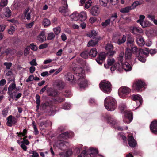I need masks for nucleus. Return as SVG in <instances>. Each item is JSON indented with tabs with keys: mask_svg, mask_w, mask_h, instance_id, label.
<instances>
[{
	"mask_svg": "<svg viewBox=\"0 0 157 157\" xmlns=\"http://www.w3.org/2000/svg\"><path fill=\"white\" fill-rule=\"evenodd\" d=\"M76 74L78 76V84L80 88H84L87 86V81L84 77V71L81 67L75 70Z\"/></svg>",
	"mask_w": 157,
	"mask_h": 157,
	"instance_id": "nucleus-1",
	"label": "nucleus"
},
{
	"mask_svg": "<svg viewBox=\"0 0 157 157\" xmlns=\"http://www.w3.org/2000/svg\"><path fill=\"white\" fill-rule=\"evenodd\" d=\"M104 105L108 110L110 111L114 110L117 106L116 100L110 96L107 97L105 99Z\"/></svg>",
	"mask_w": 157,
	"mask_h": 157,
	"instance_id": "nucleus-2",
	"label": "nucleus"
},
{
	"mask_svg": "<svg viewBox=\"0 0 157 157\" xmlns=\"http://www.w3.org/2000/svg\"><path fill=\"white\" fill-rule=\"evenodd\" d=\"M100 89L105 93L110 92L111 90L110 83L107 81H103L99 85Z\"/></svg>",
	"mask_w": 157,
	"mask_h": 157,
	"instance_id": "nucleus-3",
	"label": "nucleus"
},
{
	"mask_svg": "<svg viewBox=\"0 0 157 157\" xmlns=\"http://www.w3.org/2000/svg\"><path fill=\"white\" fill-rule=\"evenodd\" d=\"M119 94L120 97L123 98H126L131 91V90L128 87L123 86L119 89Z\"/></svg>",
	"mask_w": 157,
	"mask_h": 157,
	"instance_id": "nucleus-4",
	"label": "nucleus"
},
{
	"mask_svg": "<svg viewBox=\"0 0 157 157\" xmlns=\"http://www.w3.org/2000/svg\"><path fill=\"white\" fill-rule=\"evenodd\" d=\"M145 83L141 80H139L136 82L133 86L136 90L138 91H141L145 89Z\"/></svg>",
	"mask_w": 157,
	"mask_h": 157,
	"instance_id": "nucleus-5",
	"label": "nucleus"
},
{
	"mask_svg": "<svg viewBox=\"0 0 157 157\" xmlns=\"http://www.w3.org/2000/svg\"><path fill=\"white\" fill-rule=\"evenodd\" d=\"M126 40V36L124 35H123L122 36H115L113 38L114 42L119 45L124 43Z\"/></svg>",
	"mask_w": 157,
	"mask_h": 157,
	"instance_id": "nucleus-6",
	"label": "nucleus"
},
{
	"mask_svg": "<svg viewBox=\"0 0 157 157\" xmlns=\"http://www.w3.org/2000/svg\"><path fill=\"white\" fill-rule=\"evenodd\" d=\"M125 117L124 118V121L126 123H129L132 121V113L129 112L124 111Z\"/></svg>",
	"mask_w": 157,
	"mask_h": 157,
	"instance_id": "nucleus-7",
	"label": "nucleus"
},
{
	"mask_svg": "<svg viewBox=\"0 0 157 157\" xmlns=\"http://www.w3.org/2000/svg\"><path fill=\"white\" fill-rule=\"evenodd\" d=\"M7 125L8 126L11 127L13 124H15L17 122V118L12 115L9 116L7 118Z\"/></svg>",
	"mask_w": 157,
	"mask_h": 157,
	"instance_id": "nucleus-8",
	"label": "nucleus"
},
{
	"mask_svg": "<svg viewBox=\"0 0 157 157\" xmlns=\"http://www.w3.org/2000/svg\"><path fill=\"white\" fill-rule=\"evenodd\" d=\"M111 71H114L116 70L119 72H121L123 71L122 63H117L113 66L111 68Z\"/></svg>",
	"mask_w": 157,
	"mask_h": 157,
	"instance_id": "nucleus-9",
	"label": "nucleus"
},
{
	"mask_svg": "<svg viewBox=\"0 0 157 157\" xmlns=\"http://www.w3.org/2000/svg\"><path fill=\"white\" fill-rule=\"evenodd\" d=\"M133 99L136 101L137 105L140 106L141 105L143 100L140 95L138 94H136L132 95Z\"/></svg>",
	"mask_w": 157,
	"mask_h": 157,
	"instance_id": "nucleus-10",
	"label": "nucleus"
},
{
	"mask_svg": "<svg viewBox=\"0 0 157 157\" xmlns=\"http://www.w3.org/2000/svg\"><path fill=\"white\" fill-rule=\"evenodd\" d=\"M66 7L62 6L60 7L59 9V11L64 16H67L69 15V13L68 10L67 9V5H65Z\"/></svg>",
	"mask_w": 157,
	"mask_h": 157,
	"instance_id": "nucleus-11",
	"label": "nucleus"
},
{
	"mask_svg": "<svg viewBox=\"0 0 157 157\" xmlns=\"http://www.w3.org/2000/svg\"><path fill=\"white\" fill-rule=\"evenodd\" d=\"M131 48L132 52L135 53L136 57H139L140 55V53L143 52V50L138 49L136 46H131Z\"/></svg>",
	"mask_w": 157,
	"mask_h": 157,
	"instance_id": "nucleus-12",
	"label": "nucleus"
},
{
	"mask_svg": "<svg viewBox=\"0 0 157 157\" xmlns=\"http://www.w3.org/2000/svg\"><path fill=\"white\" fill-rule=\"evenodd\" d=\"M150 128L152 133L157 134V121H154L152 122Z\"/></svg>",
	"mask_w": 157,
	"mask_h": 157,
	"instance_id": "nucleus-13",
	"label": "nucleus"
},
{
	"mask_svg": "<svg viewBox=\"0 0 157 157\" xmlns=\"http://www.w3.org/2000/svg\"><path fill=\"white\" fill-rule=\"evenodd\" d=\"M100 10L98 6H95L91 9L90 10L91 14L93 16H97L99 14Z\"/></svg>",
	"mask_w": 157,
	"mask_h": 157,
	"instance_id": "nucleus-14",
	"label": "nucleus"
},
{
	"mask_svg": "<svg viewBox=\"0 0 157 157\" xmlns=\"http://www.w3.org/2000/svg\"><path fill=\"white\" fill-rule=\"evenodd\" d=\"M15 89L16 91H19L20 90L19 87H16V84L15 81L13 80V82L10 84L8 88V92L12 94V92Z\"/></svg>",
	"mask_w": 157,
	"mask_h": 157,
	"instance_id": "nucleus-15",
	"label": "nucleus"
},
{
	"mask_svg": "<svg viewBox=\"0 0 157 157\" xmlns=\"http://www.w3.org/2000/svg\"><path fill=\"white\" fill-rule=\"evenodd\" d=\"M37 40L41 43L43 42L46 40L45 33L44 31H41L37 36Z\"/></svg>",
	"mask_w": 157,
	"mask_h": 157,
	"instance_id": "nucleus-16",
	"label": "nucleus"
},
{
	"mask_svg": "<svg viewBox=\"0 0 157 157\" xmlns=\"http://www.w3.org/2000/svg\"><path fill=\"white\" fill-rule=\"evenodd\" d=\"M105 56L104 52L101 53L99 54V57L96 59V61L98 64H101L102 63L103 61L105 59Z\"/></svg>",
	"mask_w": 157,
	"mask_h": 157,
	"instance_id": "nucleus-17",
	"label": "nucleus"
},
{
	"mask_svg": "<svg viewBox=\"0 0 157 157\" xmlns=\"http://www.w3.org/2000/svg\"><path fill=\"white\" fill-rule=\"evenodd\" d=\"M66 80L72 83H75L76 80L74 78L73 75L71 73H67L66 75Z\"/></svg>",
	"mask_w": 157,
	"mask_h": 157,
	"instance_id": "nucleus-18",
	"label": "nucleus"
},
{
	"mask_svg": "<svg viewBox=\"0 0 157 157\" xmlns=\"http://www.w3.org/2000/svg\"><path fill=\"white\" fill-rule=\"evenodd\" d=\"M106 118L107 120L108 123L114 126L117 124L116 121L109 115H107Z\"/></svg>",
	"mask_w": 157,
	"mask_h": 157,
	"instance_id": "nucleus-19",
	"label": "nucleus"
},
{
	"mask_svg": "<svg viewBox=\"0 0 157 157\" xmlns=\"http://www.w3.org/2000/svg\"><path fill=\"white\" fill-rule=\"evenodd\" d=\"M31 10L29 7L27 8L25 10L24 12V14L25 18L27 20H29L30 19L31 13Z\"/></svg>",
	"mask_w": 157,
	"mask_h": 157,
	"instance_id": "nucleus-20",
	"label": "nucleus"
},
{
	"mask_svg": "<svg viewBox=\"0 0 157 157\" xmlns=\"http://www.w3.org/2000/svg\"><path fill=\"white\" fill-rule=\"evenodd\" d=\"M136 41L137 44L140 46H144L145 43L143 38L141 36H138L136 37Z\"/></svg>",
	"mask_w": 157,
	"mask_h": 157,
	"instance_id": "nucleus-21",
	"label": "nucleus"
},
{
	"mask_svg": "<svg viewBox=\"0 0 157 157\" xmlns=\"http://www.w3.org/2000/svg\"><path fill=\"white\" fill-rule=\"evenodd\" d=\"M100 37L99 38H97L90 40L88 43L87 46L88 47H93L95 46L97 44L98 40L100 39Z\"/></svg>",
	"mask_w": 157,
	"mask_h": 157,
	"instance_id": "nucleus-22",
	"label": "nucleus"
},
{
	"mask_svg": "<svg viewBox=\"0 0 157 157\" xmlns=\"http://www.w3.org/2000/svg\"><path fill=\"white\" fill-rule=\"evenodd\" d=\"M132 30V32L134 34L137 35H139L140 33H143V30L142 29L138 27H133Z\"/></svg>",
	"mask_w": 157,
	"mask_h": 157,
	"instance_id": "nucleus-23",
	"label": "nucleus"
},
{
	"mask_svg": "<svg viewBox=\"0 0 157 157\" xmlns=\"http://www.w3.org/2000/svg\"><path fill=\"white\" fill-rule=\"evenodd\" d=\"M120 52L119 54V57H118V59L119 62L122 63L124 59V48H121Z\"/></svg>",
	"mask_w": 157,
	"mask_h": 157,
	"instance_id": "nucleus-24",
	"label": "nucleus"
},
{
	"mask_svg": "<svg viewBox=\"0 0 157 157\" xmlns=\"http://www.w3.org/2000/svg\"><path fill=\"white\" fill-rule=\"evenodd\" d=\"M132 54L131 50L130 48H126V50L125 54V57L126 59H130L132 57Z\"/></svg>",
	"mask_w": 157,
	"mask_h": 157,
	"instance_id": "nucleus-25",
	"label": "nucleus"
},
{
	"mask_svg": "<svg viewBox=\"0 0 157 157\" xmlns=\"http://www.w3.org/2000/svg\"><path fill=\"white\" fill-rule=\"evenodd\" d=\"M123 70H124L126 71H130L132 67L129 64L125 62L124 64H122Z\"/></svg>",
	"mask_w": 157,
	"mask_h": 157,
	"instance_id": "nucleus-26",
	"label": "nucleus"
},
{
	"mask_svg": "<svg viewBox=\"0 0 157 157\" xmlns=\"http://www.w3.org/2000/svg\"><path fill=\"white\" fill-rule=\"evenodd\" d=\"M79 13H74L70 16L71 19L73 21H75L79 19Z\"/></svg>",
	"mask_w": 157,
	"mask_h": 157,
	"instance_id": "nucleus-27",
	"label": "nucleus"
},
{
	"mask_svg": "<svg viewBox=\"0 0 157 157\" xmlns=\"http://www.w3.org/2000/svg\"><path fill=\"white\" fill-rule=\"evenodd\" d=\"M89 52V56L93 57H96L98 53L97 49L94 48H92Z\"/></svg>",
	"mask_w": 157,
	"mask_h": 157,
	"instance_id": "nucleus-28",
	"label": "nucleus"
},
{
	"mask_svg": "<svg viewBox=\"0 0 157 157\" xmlns=\"http://www.w3.org/2000/svg\"><path fill=\"white\" fill-rule=\"evenodd\" d=\"M79 18L81 21H84L87 18L86 13L85 12H82L80 13H79Z\"/></svg>",
	"mask_w": 157,
	"mask_h": 157,
	"instance_id": "nucleus-29",
	"label": "nucleus"
},
{
	"mask_svg": "<svg viewBox=\"0 0 157 157\" xmlns=\"http://www.w3.org/2000/svg\"><path fill=\"white\" fill-rule=\"evenodd\" d=\"M134 41L133 38L130 37H128L127 40V43L128 47H131L134 45Z\"/></svg>",
	"mask_w": 157,
	"mask_h": 157,
	"instance_id": "nucleus-30",
	"label": "nucleus"
},
{
	"mask_svg": "<svg viewBox=\"0 0 157 157\" xmlns=\"http://www.w3.org/2000/svg\"><path fill=\"white\" fill-rule=\"evenodd\" d=\"M4 14L7 17H9L11 15V11L8 8H6L4 9Z\"/></svg>",
	"mask_w": 157,
	"mask_h": 157,
	"instance_id": "nucleus-31",
	"label": "nucleus"
},
{
	"mask_svg": "<svg viewBox=\"0 0 157 157\" xmlns=\"http://www.w3.org/2000/svg\"><path fill=\"white\" fill-rule=\"evenodd\" d=\"M132 9L130 6H127L124 8L121 9L120 11L123 13H127L128 12Z\"/></svg>",
	"mask_w": 157,
	"mask_h": 157,
	"instance_id": "nucleus-32",
	"label": "nucleus"
},
{
	"mask_svg": "<svg viewBox=\"0 0 157 157\" xmlns=\"http://www.w3.org/2000/svg\"><path fill=\"white\" fill-rule=\"evenodd\" d=\"M97 35V33L94 30L92 31L90 33H87V36L90 38H92L95 37Z\"/></svg>",
	"mask_w": 157,
	"mask_h": 157,
	"instance_id": "nucleus-33",
	"label": "nucleus"
},
{
	"mask_svg": "<svg viewBox=\"0 0 157 157\" xmlns=\"http://www.w3.org/2000/svg\"><path fill=\"white\" fill-rule=\"evenodd\" d=\"M43 23L44 27H48L51 24V22L49 19L47 18H45L43 20Z\"/></svg>",
	"mask_w": 157,
	"mask_h": 157,
	"instance_id": "nucleus-34",
	"label": "nucleus"
},
{
	"mask_svg": "<svg viewBox=\"0 0 157 157\" xmlns=\"http://www.w3.org/2000/svg\"><path fill=\"white\" fill-rule=\"evenodd\" d=\"M110 21V19H106L105 21L101 23V25L103 27H105L109 25Z\"/></svg>",
	"mask_w": 157,
	"mask_h": 157,
	"instance_id": "nucleus-35",
	"label": "nucleus"
},
{
	"mask_svg": "<svg viewBox=\"0 0 157 157\" xmlns=\"http://www.w3.org/2000/svg\"><path fill=\"white\" fill-rule=\"evenodd\" d=\"M143 28H145L149 26L150 25L149 22L147 21H143L140 24Z\"/></svg>",
	"mask_w": 157,
	"mask_h": 157,
	"instance_id": "nucleus-36",
	"label": "nucleus"
},
{
	"mask_svg": "<svg viewBox=\"0 0 157 157\" xmlns=\"http://www.w3.org/2000/svg\"><path fill=\"white\" fill-rule=\"evenodd\" d=\"M59 136L60 138L62 139H64L69 137V134L68 132H65L61 134Z\"/></svg>",
	"mask_w": 157,
	"mask_h": 157,
	"instance_id": "nucleus-37",
	"label": "nucleus"
},
{
	"mask_svg": "<svg viewBox=\"0 0 157 157\" xmlns=\"http://www.w3.org/2000/svg\"><path fill=\"white\" fill-rule=\"evenodd\" d=\"M89 55V52L87 51H84L81 54V56L82 57L86 59Z\"/></svg>",
	"mask_w": 157,
	"mask_h": 157,
	"instance_id": "nucleus-38",
	"label": "nucleus"
},
{
	"mask_svg": "<svg viewBox=\"0 0 157 157\" xmlns=\"http://www.w3.org/2000/svg\"><path fill=\"white\" fill-rule=\"evenodd\" d=\"M115 62V60L113 58H109L107 59V63L109 66L112 65Z\"/></svg>",
	"mask_w": 157,
	"mask_h": 157,
	"instance_id": "nucleus-39",
	"label": "nucleus"
},
{
	"mask_svg": "<svg viewBox=\"0 0 157 157\" xmlns=\"http://www.w3.org/2000/svg\"><path fill=\"white\" fill-rule=\"evenodd\" d=\"M9 109V107H6L2 111V115L4 117H6L7 115L8 110Z\"/></svg>",
	"mask_w": 157,
	"mask_h": 157,
	"instance_id": "nucleus-40",
	"label": "nucleus"
},
{
	"mask_svg": "<svg viewBox=\"0 0 157 157\" xmlns=\"http://www.w3.org/2000/svg\"><path fill=\"white\" fill-rule=\"evenodd\" d=\"M55 37V35L53 32L49 33L48 34L47 40H50L53 39Z\"/></svg>",
	"mask_w": 157,
	"mask_h": 157,
	"instance_id": "nucleus-41",
	"label": "nucleus"
},
{
	"mask_svg": "<svg viewBox=\"0 0 157 157\" xmlns=\"http://www.w3.org/2000/svg\"><path fill=\"white\" fill-rule=\"evenodd\" d=\"M64 83L63 82L61 81H60L58 82L57 84V86L59 87V89H61L64 88Z\"/></svg>",
	"mask_w": 157,
	"mask_h": 157,
	"instance_id": "nucleus-42",
	"label": "nucleus"
},
{
	"mask_svg": "<svg viewBox=\"0 0 157 157\" xmlns=\"http://www.w3.org/2000/svg\"><path fill=\"white\" fill-rule=\"evenodd\" d=\"M8 3V0H1L0 6L4 7L6 6Z\"/></svg>",
	"mask_w": 157,
	"mask_h": 157,
	"instance_id": "nucleus-43",
	"label": "nucleus"
},
{
	"mask_svg": "<svg viewBox=\"0 0 157 157\" xmlns=\"http://www.w3.org/2000/svg\"><path fill=\"white\" fill-rule=\"evenodd\" d=\"M15 28L13 26H12L8 30V33L10 35H12L14 32Z\"/></svg>",
	"mask_w": 157,
	"mask_h": 157,
	"instance_id": "nucleus-44",
	"label": "nucleus"
},
{
	"mask_svg": "<svg viewBox=\"0 0 157 157\" xmlns=\"http://www.w3.org/2000/svg\"><path fill=\"white\" fill-rule=\"evenodd\" d=\"M27 133V131L25 129H24L23 130V132H21L20 133H19L18 132L17 133V134H18V136H19L20 135H22V136H24L25 137L23 138V140H25V138H26L27 137V136H25V135Z\"/></svg>",
	"mask_w": 157,
	"mask_h": 157,
	"instance_id": "nucleus-45",
	"label": "nucleus"
},
{
	"mask_svg": "<svg viewBox=\"0 0 157 157\" xmlns=\"http://www.w3.org/2000/svg\"><path fill=\"white\" fill-rule=\"evenodd\" d=\"M100 4L104 6H107L108 0H99Z\"/></svg>",
	"mask_w": 157,
	"mask_h": 157,
	"instance_id": "nucleus-46",
	"label": "nucleus"
},
{
	"mask_svg": "<svg viewBox=\"0 0 157 157\" xmlns=\"http://www.w3.org/2000/svg\"><path fill=\"white\" fill-rule=\"evenodd\" d=\"M117 17V13H115L112 14L111 17H110L109 19L111 21H113L116 19Z\"/></svg>",
	"mask_w": 157,
	"mask_h": 157,
	"instance_id": "nucleus-47",
	"label": "nucleus"
},
{
	"mask_svg": "<svg viewBox=\"0 0 157 157\" xmlns=\"http://www.w3.org/2000/svg\"><path fill=\"white\" fill-rule=\"evenodd\" d=\"M53 31L56 35H58L59 33L61 31V29L60 27H58L53 29Z\"/></svg>",
	"mask_w": 157,
	"mask_h": 157,
	"instance_id": "nucleus-48",
	"label": "nucleus"
},
{
	"mask_svg": "<svg viewBox=\"0 0 157 157\" xmlns=\"http://www.w3.org/2000/svg\"><path fill=\"white\" fill-rule=\"evenodd\" d=\"M7 87H4L3 88L1 87H0V94H4L5 92L7 91Z\"/></svg>",
	"mask_w": 157,
	"mask_h": 157,
	"instance_id": "nucleus-49",
	"label": "nucleus"
},
{
	"mask_svg": "<svg viewBox=\"0 0 157 157\" xmlns=\"http://www.w3.org/2000/svg\"><path fill=\"white\" fill-rule=\"evenodd\" d=\"M119 108L122 112L126 108V106L124 104L121 103L119 105Z\"/></svg>",
	"mask_w": 157,
	"mask_h": 157,
	"instance_id": "nucleus-50",
	"label": "nucleus"
},
{
	"mask_svg": "<svg viewBox=\"0 0 157 157\" xmlns=\"http://www.w3.org/2000/svg\"><path fill=\"white\" fill-rule=\"evenodd\" d=\"M140 4L138 1H136L135 2L133 3L132 5L130 6L131 7L132 9L135 8L136 6Z\"/></svg>",
	"mask_w": 157,
	"mask_h": 157,
	"instance_id": "nucleus-51",
	"label": "nucleus"
},
{
	"mask_svg": "<svg viewBox=\"0 0 157 157\" xmlns=\"http://www.w3.org/2000/svg\"><path fill=\"white\" fill-rule=\"evenodd\" d=\"M145 16L144 15H140L139 17V19L137 21V22L140 24L143 21V20L144 19Z\"/></svg>",
	"mask_w": 157,
	"mask_h": 157,
	"instance_id": "nucleus-52",
	"label": "nucleus"
},
{
	"mask_svg": "<svg viewBox=\"0 0 157 157\" xmlns=\"http://www.w3.org/2000/svg\"><path fill=\"white\" fill-rule=\"evenodd\" d=\"M10 48H3L2 53L5 54L6 55H7L10 53Z\"/></svg>",
	"mask_w": 157,
	"mask_h": 157,
	"instance_id": "nucleus-53",
	"label": "nucleus"
},
{
	"mask_svg": "<svg viewBox=\"0 0 157 157\" xmlns=\"http://www.w3.org/2000/svg\"><path fill=\"white\" fill-rule=\"evenodd\" d=\"M15 94L14 92H13L12 93V97H14L16 98L17 99L16 100H17L22 95V94L21 93H19L17 95L16 94Z\"/></svg>",
	"mask_w": 157,
	"mask_h": 157,
	"instance_id": "nucleus-54",
	"label": "nucleus"
},
{
	"mask_svg": "<svg viewBox=\"0 0 157 157\" xmlns=\"http://www.w3.org/2000/svg\"><path fill=\"white\" fill-rule=\"evenodd\" d=\"M113 45L110 43L108 44L105 47L106 49L108 50L113 49Z\"/></svg>",
	"mask_w": 157,
	"mask_h": 157,
	"instance_id": "nucleus-55",
	"label": "nucleus"
},
{
	"mask_svg": "<svg viewBox=\"0 0 157 157\" xmlns=\"http://www.w3.org/2000/svg\"><path fill=\"white\" fill-rule=\"evenodd\" d=\"M138 57V59L142 63H144L146 61V58L145 57H143V56L140 55L139 57Z\"/></svg>",
	"mask_w": 157,
	"mask_h": 157,
	"instance_id": "nucleus-56",
	"label": "nucleus"
},
{
	"mask_svg": "<svg viewBox=\"0 0 157 157\" xmlns=\"http://www.w3.org/2000/svg\"><path fill=\"white\" fill-rule=\"evenodd\" d=\"M116 52L115 51H110L107 52V54L108 56H113Z\"/></svg>",
	"mask_w": 157,
	"mask_h": 157,
	"instance_id": "nucleus-57",
	"label": "nucleus"
},
{
	"mask_svg": "<svg viewBox=\"0 0 157 157\" xmlns=\"http://www.w3.org/2000/svg\"><path fill=\"white\" fill-rule=\"evenodd\" d=\"M4 65L6 66L7 69H9L12 66V63L10 62H5L4 63Z\"/></svg>",
	"mask_w": 157,
	"mask_h": 157,
	"instance_id": "nucleus-58",
	"label": "nucleus"
},
{
	"mask_svg": "<svg viewBox=\"0 0 157 157\" xmlns=\"http://www.w3.org/2000/svg\"><path fill=\"white\" fill-rule=\"evenodd\" d=\"M30 48L29 47H27L24 50V55L25 56H26L29 53Z\"/></svg>",
	"mask_w": 157,
	"mask_h": 157,
	"instance_id": "nucleus-59",
	"label": "nucleus"
},
{
	"mask_svg": "<svg viewBox=\"0 0 157 157\" xmlns=\"http://www.w3.org/2000/svg\"><path fill=\"white\" fill-rule=\"evenodd\" d=\"M49 106V104L48 102H46L42 104L41 107L43 109H45L47 107Z\"/></svg>",
	"mask_w": 157,
	"mask_h": 157,
	"instance_id": "nucleus-60",
	"label": "nucleus"
},
{
	"mask_svg": "<svg viewBox=\"0 0 157 157\" xmlns=\"http://www.w3.org/2000/svg\"><path fill=\"white\" fill-rule=\"evenodd\" d=\"M48 45L47 43H44L40 45L39 46V48L40 49H44L47 47Z\"/></svg>",
	"mask_w": 157,
	"mask_h": 157,
	"instance_id": "nucleus-61",
	"label": "nucleus"
},
{
	"mask_svg": "<svg viewBox=\"0 0 157 157\" xmlns=\"http://www.w3.org/2000/svg\"><path fill=\"white\" fill-rule=\"evenodd\" d=\"M92 2L91 0H89L86 3L85 5V7L86 9H88L89 8L90 6L91 5V3Z\"/></svg>",
	"mask_w": 157,
	"mask_h": 157,
	"instance_id": "nucleus-62",
	"label": "nucleus"
},
{
	"mask_svg": "<svg viewBox=\"0 0 157 157\" xmlns=\"http://www.w3.org/2000/svg\"><path fill=\"white\" fill-rule=\"evenodd\" d=\"M36 103L40 104V98L39 95L36 94Z\"/></svg>",
	"mask_w": 157,
	"mask_h": 157,
	"instance_id": "nucleus-63",
	"label": "nucleus"
},
{
	"mask_svg": "<svg viewBox=\"0 0 157 157\" xmlns=\"http://www.w3.org/2000/svg\"><path fill=\"white\" fill-rule=\"evenodd\" d=\"M30 154H32V157H38L39 155L36 151H33L31 152H29Z\"/></svg>",
	"mask_w": 157,
	"mask_h": 157,
	"instance_id": "nucleus-64",
	"label": "nucleus"
}]
</instances>
